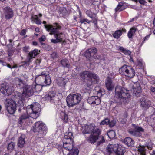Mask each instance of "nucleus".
I'll return each instance as SVG.
<instances>
[{
  "label": "nucleus",
  "mask_w": 155,
  "mask_h": 155,
  "mask_svg": "<svg viewBox=\"0 0 155 155\" xmlns=\"http://www.w3.org/2000/svg\"><path fill=\"white\" fill-rule=\"evenodd\" d=\"M44 26L46 30L50 32V35H54V38L60 42H64L65 41V35L62 32H59L58 30L61 27L57 23H54L53 25H45Z\"/></svg>",
  "instance_id": "nucleus-1"
},
{
  "label": "nucleus",
  "mask_w": 155,
  "mask_h": 155,
  "mask_svg": "<svg viewBox=\"0 0 155 155\" xmlns=\"http://www.w3.org/2000/svg\"><path fill=\"white\" fill-rule=\"evenodd\" d=\"M115 97L119 98L122 104H126L130 97L129 91L121 86H117L115 88Z\"/></svg>",
  "instance_id": "nucleus-2"
},
{
  "label": "nucleus",
  "mask_w": 155,
  "mask_h": 155,
  "mask_svg": "<svg viewBox=\"0 0 155 155\" xmlns=\"http://www.w3.org/2000/svg\"><path fill=\"white\" fill-rule=\"evenodd\" d=\"M35 81L37 84L44 86L50 85L51 82L49 74L44 72H42L41 75L36 77L35 79Z\"/></svg>",
  "instance_id": "nucleus-3"
},
{
  "label": "nucleus",
  "mask_w": 155,
  "mask_h": 155,
  "mask_svg": "<svg viewBox=\"0 0 155 155\" xmlns=\"http://www.w3.org/2000/svg\"><path fill=\"white\" fill-rule=\"evenodd\" d=\"M81 98V96L79 94H70L66 99L67 106L70 107H73L80 102Z\"/></svg>",
  "instance_id": "nucleus-4"
},
{
  "label": "nucleus",
  "mask_w": 155,
  "mask_h": 155,
  "mask_svg": "<svg viewBox=\"0 0 155 155\" xmlns=\"http://www.w3.org/2000/svg\"><path fill=\"white\" fill-rule=\"evenodd\" d=\"M81 130L84 134L91 133L98 134H101L100 129L96 128L94 124H91L89 125L86 124L82 127Z\"/></svg>",
  "instance_id": "nucleus-5"
},
{
  "label": "nucleus",
  "mask_w": 155,
  "mask_h": 155,
  "mask_svg": "<svg viewBox=\"0 0 155 155\" xmlns=\"http://www.w3.org/2000/svg\"><path fill=\"white\" fill-rule=\"evenodd\" d=\"M33 94L32 87L31 86L26 85L23 88L22 94L18 93L16 94V96L19 97L18 99L20 100V102L22 103L23 100H24L26 98H27L31 96Z\"/></svg>",
  "instance_id": "nucleus-6"
},
{
  "label": "nucleus",
  "mask_w": 155,
  "mask_h": 155,
  "mask_svg": "<svg viewBox=\"0 0 155 155\" xmlns=\"http://www.w3.org/2000/svg\"><path fill=\"white\" fill-rule=\"evenodd\" d=\"M114 145H109L106 148V151L109 153V155H123L125 151V148L118 146L115 152H114Z\"/></svg>",
  "instance_id": "nucleus-7"
},
{
  "label": "nucleus",
  "mask_w": 155,
  "mask_h": 155,
  "mask_svg": "<svg viewBox=\"0 0 155 155\" xmlns=\"http://www.w3.org/2000/svg\"><path fill=\"white\" fill-rule=\"evenodd\" d=\"M6 109L10 114L15 113L16 110V104L15 102L12 99H6L5 102Z\"/></svg>",
  "instance_id": "nucleus-8"
},
{
  "label": "nucleus",
  "mask_w": 155,
  "mask_h": 155,
  "mask_svg": "<svg viewBox=\"0 0 155 155\" xmlns=\"http://www.w3.org/2000/svg\"><path fill=\"white\" fill-rule=\"evenodd\" d=\"M100 135L97 134L91 133L90 136L87 138V140L90 143H94L98 139H100V140L97 143V145H99L100 144L104 142L105 141L104 137L102 136H99Z\"/></svg>",
  "instance_id": "nucleus-9"
},
{
  "label": "nucleus",
  "mask_w": 155,
  "mask_h": 155,
  "mask_svg": "<svg viewBox=\"0 0 155 155\" xmlns=\"http://www.w3.org/2000/svg\"><path fill=\"white\" fill-rule=\"evenodd\" d=\"M40 53V51L35 49L31 51L28 54L27 59L25 61L23 62L24 64L21 65L23 67L28 66L30 63L31 62L32 59L33 58L38 55Z\"/></svg>",
  "instance_id": "nucleus-10"
},
{
  "label": "nucleus",
  "mask_w": 155,
  "mask_h": 155,
  "mask_svg": "<svg viewBox=\"0 0 155 155\" xmlns=\"http://www.w3.org/2000/svg\"><path fill=\"white\" fill-rule=\"evenodd\" d=\"M13 87L7 84H3L2 85L0 91L2 93L6 96H9L13 91Z\"/></svg>",
  "instance_id": "nucleus-11"
},
{
  "label": "nucleus",
  "mask_w": 155,
  "mask_h": 155,
  "mask_svg": "<svg viewBox=\"0 0 155 155\" xmlns=\"http://www.w3.org/2000/svg\"><path fill=\"white\" fill-rule=\"evenodd\" d=\"M47 128L45 125L41 121L35 123L33 129L34 132H41L46 130Z\"/></svg>",
  "instance_id": "nucleus-12"
},
{
  "label": "nucleus",
  "mask_w": 155,
  "mask_h": 155,
  "mask_svg": "<svg viewBox=\"0 0 155 155\" xmlns=\"http://www.w3.org/2000/svg\"><path fill=\"white\" fill-rule=\"evenodd\" d=\"M40 104L38 103H34L33 105L28 106L27 107L26 112L30 114L33 112H39L41 111Z\"/></svg>",
  "instance_id": "nucleus-13"
},
{
  "label": "nucleus",
  "mask_w": 155,
  "mask_h": 155,
  "mask_svg": "<svg viewBox=\"0 0 155 155\" xmlns=\"http://www.w3.org/2000/svg\"><path fill=\"white\" fill-rule=\"evenodd\" d=\"M4 14L6 20H9L13 18L14 14L13 11L9 7H6L3 8Z\"/></svg>",
  "instance_id": "nucleus-14"
},
{
  "label": "nucleus",
  "mask_w": 155,
  "mask_h": 155,
  "mask_svg": "<svg viewBox=\"0 0 155 155\" xmlns=\"http://www.w3.org/2000/svg\"><path fill=\"white\" fill-rule=\"evenodd\" d=\"M63 149L62 150V152L65 155L66 154V153L65 152V150L71 151L74 149H73V142L63 140Z\"/></svg>",
  "instance_id": "nucleus-15"
},
{
  "label": "nucleus",
  "mask_w": 155,
  "mask_h": 155,
  "mask_svg": "<svg viewBox=\"0 0 155 155\" xmlns=\"http://www.w3.org/2000/svg\"><path fill=\"white\" fill-rule=\"evenodd\" d=\"M87 102L91 104L98 105L100 104L101 100L98 96H92L88 97Z\"/></svg>",
  "instance_id": "nucleus-16"
},
{
  "label": "nucleus",
  "mask_w": 155,
  "mask_h": 155,
  "mask_svg": "<svg viewBox=\"0 0 155 155\" xmlns=\"http://www.w3.org/2000/svg\"><path fill=\"white\" fill-rule=\"evenodd\" d=\"M97 50L95 48H92L87 50L85 52V55L87 58L90 60L92 57L97 53Z\"/></svg>",
  "instance_id": "nucleus-17"
},
{
  "label": "nucleus",
  "mask_w": 155,
  "mask_h": 155,
  "mask_svg": "<svg viewBox=\"0 0 155 155\" xmlns=\"http://www.w3.org/2000/svg\"><path fill=\"white\" fill-rule=\"evenodd\" d=\"M92 81L93 84H97L98 83L99 80V77L95 74L90 71L88 78Z\"/></svg>",
  "instance_id": "nucleus-18"
},
{
  "label": "nucleus",
  "mask_w": 155,
  "mask_h": 155,
  "mask_svg": "<svg viewBox=\"0 0 155 155\" xmlns=\"http://www.w3.org/2000/svg\"><path fill=\"white\" fill-rule=\"evenodd\" d=\"M123 142L124 144L127 146L130 147H132L134 145V141L132 138L127 137L125 138L123 140Z\"/></svg>",
  "instance_id": "nucleus-19"
},
{
  "label": "nucleus",
  "mask_w": 155,
  "mask_h": 155,
  "mask_svg": "<svg viewBox=\"0 0 155 155\" xmlns=\"http://www.w3.org/2000/svg\"><path fill=\"white\" fill-rule=\"evenodd\" d=\"M55 94L53 91H50L46 94L44 98L47 101H50L51 102H52L55 97Z\"/></svg>",
  "instance_id": "nucleus-20"
},
{
  "label": "nucleus",
  "mask_w": 155,
  "mask_h": 155,
  "mask_svg": "<svg viewBox=\"0 0 155 155\" xmlns=\"http://www.w3.org/2000/svg\"><path fill=\"white\" fill-rule=\"evenodd\" d=\"M73 135L72 133L71 132H66L64 136V138L63 140H66V141H71L73 142Z\"/></svg>",
  "instance_id": "nucleus-21"
},
{
  "label": "nucleus",
  "mask_w": 155,
  "mask_h": 155,
  "mask_svg": "<svg viewBox=\"0 0 155 155\" xmlns=\"http://www.w3.org/2000/svg\"><path fill=\"white\" fill-rule=\"evenodd\" d=\"M130 69V67L124 65L119 69V71L121 74L125 75L127 72L128 71L129 69Z\"/></svg>",
  "instance_id": "nucleus-22"
},
{
  "label": "nucleus",
  "mask_w": 155,
  "mask_h": 155,
  "mask_svg": "<svg viewBox=\"0 0 155 155\" xmlns=\"http://www.w3.org/2000/svg\"><path fill=\"white\" fill-rule=\"evenodd\" d=\"M29 116L27 114H22L19 119L18 122L19 124H21L25 121V120L28 121L29 120Z\"/></svg>",
  "instance_id": "nucleus-23"
},
{
  "label": "nucleus",
  "mask_w": 155,
  "mask_h": 155,
  "mask_svg": "<svg viewBox=\"0 0 155 155\" xmlns=\"http://www.w3.org/2000/svg\"><path fill=\"white\" fill-rule=\"evenodd\" d=\"M25 137L24 135H21L19 137L18 140V147H22L25 143Z\"/></svg>",
  "instance_id": "nucleus-24"
},
{
  "label": "nucleus",
  "mask_w": 155,
  "mask_h": 155,
  "mask_svg": "<svg viewBox=\"0 0 155 155\" xmlns=\"http://www.w3.org/2000/svg\"><path fill=\"white\" fill-rule=\"evenodd\" d=\"M126 30L125 29H122L121 30H117L114 34L113 37L117 39L119 38L122 34V32H125Z\"/></svg>",
  "instance_id": "nucleus-25"
},
{
  "label": "nucleus",
  "mask_w": 155,
  "mask_h": 155,
  "mask_svg": "<svg viewBox=\"0 0 155 155\" xmlns=\"http://www.w3.org/2000/svg\"><path fill=\"white\" fill-rule=\"evenodd\" d=\"M106 86L107 89L110 91H112L114 89V86L112 84L111 80L108 79L106 82Z\"/></svg>",
  "instance_id": "nucleus-26"
},
{
  "label": "nucleus",
  "mask_w": 155,
  "mask_h": 155,
  "mask_svg": "<svg viewBox=\"0 0 155 155\" xmlns=\"http://www.w3.org/2000/svg\"><path fill=\"white\" fill-rule=\"evenodd\" d=\"M141 104L142 107L148 108L151 105V102L149 100H146L143 99L141 101Z\"/></svg>",
  "instance_id": "nucleus-27"
},
{
  "label": "nucleus",
  "mask_w": 155,
  "mask_h": 155,
  "mask_svg": "<svg viewBox=\"0 0 155 155\" xmlns=\"http://www.w3.org/2000/svg\"><path fill=\"white\" fill-rule=\"evenodd\" d=\"M89 72L88 71H85L81 73L80 74L81 79V80H84L87 78H88Z\"/></svg>",
  "instance_id": "nucleus-28"
},
{
  "label": "nucleus",
  "mask_w": 155,
  "mask_h": 155,
  "mask_svg": "<svg viewBox=\"0 0 155 155\" xmlns=\"http://www.w3.org/2000/svg\"><path fill=\"white\" fill-rule=\"evenodd\" d=\"M135 72L133 68L130 67V69H129V71L126 73L125 75L127 76L130 78H133L135 75Z\"/></svg>",
  "instance_id": "nucleus-29"
},
{
  "label": "nucleus",
  "mask_w": 155,
  "mask_h": 155,
  "mask_svg": "<svg viewBox=\"0 0 155 155\" xmlns=\"http://www.w3.org/2000/svg\"><path fill=\"white\" fill-rule=\"evenodd\" d=\"M125 9V8L123 7V4L122 2H120L115 9V12H120L124 10Z\"/></svg>",
  "instance_id": "nucleus-30"
},
{
  "label": "nucleus",
  "mask_w": 155,
  "mask_h": 155,
  "mask_svg": "<svg viewBox=\"0 0 155 155\" xmlns=\"http://www.w3.org/2000/svg\"><path fill=\"white\" fill-rule=\"evenodd\" d=\"M137 28H131L128 33V36L129 38L132 37L133 34L135 32Z\"/></svg>",
  "instance_id": "nucleus-31"
},
{
  "label": "nucleus",
  "mask_w": 155,
  "mask_h": 155,
  "mask_svg": "<svg viewBox=\"0 0 155 155\" xmlns=\"http://www.w3.org/2000/svg\"><path fill=\"white\" fill-rule=\"evenodd\" d=\"M27 114L29 115V117H31L33 119H36L38 117L39 112H33Z\"/></svg>",
  "instance_id": "nucleus-32"
},
{
  "label": "nucleus",
  "mask_w": 155,
  "mask_h": 155,
  "mask_svg": "<svg viewBox=\"0 0 155 155\" xmlns=\"http://www.w3.org/2000/svg\"><path fill=\"white\" fill-rule=\"evenodd\" d=\"M64 78H61L58 79L57 80V84L58 85L61 86H64L66 83L64 81Z\"/></svg>",
  "instance_id": "nucleus-33"
},
{
  "label": "nucleus",
  "mask_w": 155,
  "mask_h": 155,
  "mask_svg": "<svg viewBox=\"0 0 155 155\" xmlns=\"http://www.w3.org/2000/svg\"><path fill=\"white\" fill-rule=\"evenodd\" d=\"M61 64L64 67L68 68L69 67L68 61L67 59H63L61 61Z\"/></svg>",
  "instance_id": "nucleus-34"
},
{
  "label": "nucleus",
  "mask_w": 155,
  "mask_h": 155,
  "mask_svg": "<svg viewBox=\"0 0 155 155\" xmlns=\"http://www.w3.org/2000/svg\"><path fill=\"white\" fill-rule=\"evenodd\" d=\"M78 150L77 148H74L71 151H70L67 155H78Z\"/></svg>",
  "instance_id": "nucleus-35"
},
{
  "label": "nucleus",
  "mask_w": 155,
  "mask_h": 155,
  "mask_svg": "<svg viewBox=\"0 0 155 155\" xmlns=\"http://www.w3.org/2000/svg\"><path fill=\"white\" fill-rule=\"evenodd\" d=\"M107 135L110 139H112L115 137V133L114 131L111 130L107 132Z\"/></svg>",
  "instance_id": "nucleus-36"
},
{
  "label": "nucleus",
  "mask_w": 155,
  "mask_h": 155,
  "mask_svg": "<svg viewBox=\"0 0 155 155\" xmlns=\"http://www.w3.org/2000/svg\"><path fill=\"white\" fill-rule=\"evenodd\" d=\"M32 87V90H33V93L35 92H38L40 90V85L37 84L36 85H34L31 86Z\"/></svg>",
  "instance_id": "nucleus-37"
},
{
  "label": "nucleus",
  "mask_w": 155,
  "mask_h": 155,
  "mask_svg": "<svg viewBox=\"0 0 155 155\" xmlns=\"http://www.w3.org/2000/svg\"><path fill=\"white\" fill-rule=\"evenodd\" d=\"M146 150L145 147L144 146H141L140 145L138 147V151L139 153H146Z\"/></svg>",
  "instance_id": "nucleus-38"
},
{
  "label": "nucleus",
  "mask_w": 155,
  "mask_h": 155,
  "mask_svg": "<svg viewBox=\"0 0 155 155\" xmlns=\"http://www.w3.org/2000/svg\"><path fill=\"white\" fill-rule=\"evenodd\" d=\"M129 132L130 134L133 136H141L140 134L136 131V130H130Z\"/></svg>",
  "instance_id": "nucleus-39"
},
{
  "label": "nucleus",
  "mask_w": 155,
  "mask_h": 155,
  "mask_svg": "<svg viewBox=\"0 0 155 155\" xmlns=\"http://www.w3.org/2000/svg\"><path fill=\"white\" fill-rule=\"evenodd\" d=\"M61 114L62 119H63L65 122H67L68 119V115L64 112H61Z\"/></svg>",
  "instance_id": "nucleus-40"
},
{
  "label": "nucleus",
  "mask_w": 155,
  "mask_h": 155,
  "mask_svg": "<svg viewBox=\"0 0 155 155\" xmlns=\"http://www.w3.org/2000/svg\"><path fill=\"white\" fill-rule=\"evenodd\" d=\"M15 145V143L13 142H11L9 143L8 145V150H12L14 148Z\"/></svg>",
  "instance_id": "nucleus-41"
},
{
  "label": "nucleus",
  "mask_w": 155,
  "mask_h": 155,
  "mask_svg": "<svg viewBox=\"0 0 155 155\" xmlns=\"http://www.w3.org/2000/svg\"><path fill=\"white\" fill-rule=\"evenodd\" d=\"M109 123V120L108 119L106 118L104 120L101 122L100 124L101 125H107Z\"/></svg>",
  "instance_id": "nucleus-42"
},
{
  "label": "nucleus",
  "mask_w": 155,
  "mask_h": 155,
  "mask_svg": "<svg viewBox=\"0 0 155 155\" xmlns=\"http://www.w3.org/2000/svg\"><path fill=\"white\" fill-rule=\"evenodd\" d=\"M86 14L87 15L91 18H93L95 16V14L92 13L90 10H87L86 11Z\"/></svg>",
  "instance_id": "nucleus-43"
},
{
  "label": "nucleus",
  "mask_w": 155,
  "mask_h": 155,
  "mask_svg": "<svg viewBox=\"0 0 155 155\" xmlns=\"http://www.w3.org/2000/svg\"><path fill=\"white\" fill-rule=\"evenodd\" d=\"M127 113L126 112H125L120 114V118L123 119H126L127 117Z\"/></svg>",
  "instance_id": "nucleus-44"
},
{
  "label": "nucleus",
  "mask_w": 155,
  "mask_h": 155,
  "mask_svg": "<svg viewBox=\"0 0 155 155\" xmlns=\"http://www.w3.org/2000/svg\"><path fill=\"white\" fill-rule=\"evenodd\" d=\"M135 130L136 131L139 133H140V132H143L144 131L143 129L139 126H136L135 127Z\"/></svg>",
  "instance_id": "nucleus-45"
},
{
  "label": "nucleus",
  "mask_w": 155,
  "mask_h": 155,
  "mask_svg": "<svg viewBox=\"0 0 155 155\" xmlns=\"http://www.w3.org/2000/svg\"><path fill=\"white\" fill-rule=\"evenodd\" d=\"M133 89L134 92L136 91L135 93L136 94H137V93H139L140 92V87H138L137 88L134 87Z\"/></svg>",
  "instance_id": "nucleus-46"
},
{
  "label": "nucleus",
  "mask_w": 155,
  "mask_h": 155,
  "mask_svg": "<svg viewBox=\"0 0 155 155\" xmlns=\"http://www.w3.org/2000/svg\"><path fill=\"white\" fill-rule=\"evenodd\" d=\"M80 22L81 24H82L84 22H86L88 23H89L90 22V21L87 19H83L81 20Z\"/></svg>",
  "instance_id": "nucleus-47"
},
{
  "label": "nucleus",
  "mask_w": 155,
  "mask_h": 155,
  "mask_svg": "<svg viewBox=\"0 0 155 155\" xmlns=\"http://www.w3.org/2000/svg\"><path fill=\"white\" fill-rule=\"evenodd\" d=\"M146 147L149 149L151 150L152 148V143L149 142L148 143H147L146 144Z\"/></svg>",
  "instance_id": "nucleus-48"
},
{
  "label": "nucleus",
  "mask_w": 155,
  "mask_h": 155,
  "mask_svg": "<svg viewBox=\"0 0 155 155\" xmlns=\"http://www.w3.org/2000/svg\"><path fill=\"white\" fill-rule=\"evenodd\" d=\"M123 53L126 55H130L131 54V52L130 51L126 49H125Z\"/></svg>",
  "instance_id": "nucleus-49"
},
{
  "label": "nucleus",
  "mask_w": 155,
  "mask_h": 155,
  "mask_svg": "<svg viewBox=\"0 0 155 155\" xmlns=\"http://www.w3.org/2000/svg\"><path fill=\"white\" fill-rule=\"evenodd\" d=\"M18 81L19 82L18 84V85L19 86V87H20L21 86L22 87L23 85L22 81L21 79H18Z\"/></svg>",
  "instance_id": "nucleus-50"
},
{
  "label": "nucleus",
  "mask_w": 155,
  "mask_h": 155,
  "mask_svg": "<svg viewBox=\"0 0 155 155\" xmlns=\"http://www.w3.org/2000/svg\"><path fill=\"white\" fill-rule=\"evenodd\" d=\"M45 36L44 35H43L41 38H40L39 40L40 42L44 41H45Z\"/></svg>",
  "instance_id": "nucleus-51"
},
{
  "label": "nucleus",
  "mask_w": 155,
  "mask_h": 155,
  "mask_svg": "<svg viewBox=\"0 0 155 155\" xmlns=\"http://www.w3.org/2000/svg\"><path fill=\"white\" fill-rule=\"evenodd\" d=\"M51 42L52 43H53L54 44H56V43H58V42H60L58 41V40H57V39H56V38L55 39H51Z\"/></svg>",
  "instance_id": "nucleus-52"
},
{
  "label": "nucleus",
  "mask_w": 155,
  "mask_h": 155,
  "mask_svg": "<svg viewBox=\"0 0 155 155\" xmlns=\"http://www.w3.org/2000/svg\"><path fill=\"white\" fill-rule=\"evenodd\" d=\"M26 31L25 29L22 30L20 34L21 35H25L26 33Z\"/></svg>",
  "instance_id": "nucleus-53"
},
{
  "label": "nucleus",
  "mask_w": 155,
  "mask_h": 155,
  "mask_svg": "<svg viewBox=\"0 0 155 155\" xmlns=\"http://www.w3.org/2000/svg\"><path fill=\"white\" fill-rule=\"evenodd\" d=\"M32 19L33 21H35L38 19V17L37 15H35L32 17Z\"/></svg>",
  "instance_id": "nucleus-54"
},
{
  "label": "nucleus",
  "mask_w": 155,
  "mask_h": 155,
  "mask_svg": "<svg viewBox=\"0 0 155 155\" xmlns=\"http://www.w3.org/2000/svg\"><path fill=\"white\" fill-rule=\"evenodd\" d=\"M103 92L102 90L101 89H100L98 91L97 94L98 96H101L102 95V92Z\"/></svg>",
  "instance_id": "nucleus-55"
},
{
  "label": "nucleus",
  "mask_w": 155,
  "mask_h": 155,
  "mask_svg": "<svg viewBox=\"0 0 155 155\" xmlns=\"http://www.w3.org/2000/svg\"><path fill=\"white\" fill-rule=\"evenodd\" d=\"M139 3L142 5H144L146 2L144 0H139Z\"/></svg>",
  "instance_id": "nucleus-56"
},
{
  "label": "nucleus",
  "mask_w": 155,
  "mask_h": 155,
  "mask_svg": "<svg viewBox=\"0 0 155 155\" xmlns=\"http://www.w3.org/2000/svg\"><path fill=\"white\" fill-rule=\"evenodd\" d=\"M34 22L37 24L40 25L41 24V22L40 20L38 19L35 21H34Z\"/></svg>",
  "instance_id": "nucleus-57"
},
{
  "label": "nucleus",
  "mask_w": 155,
  "mask_h": 155,
  "mask_svg": "<svg viewBox=\"0 0 155 155\" xmlns=\"http://www.w3.org/2000/svg\"><path fill=\"white\" fill-rule=\"evenodd\" d=\"M150 91L153 92H155V88L153 87H150Z\"/></svg>",
  "instance_id": "nucleus-58"
},
{
  "label": "nucleus",
  "mask_w": 155,
  "mask_h": 155,
  "mask_svg": "<svg viewBox=\"0 0 155 155\" xmlns=\"http://www.w3.org/2000/svg\"><path fill=\"white\" fill-rule=\"evenodd\" d=\"M137 62L138 65H139L140 66H142V62L140 61H138Z\"/></svg>",
  "instance_id": "nucleus-59"
},
{
  "label": "nucleus",
  "mask_w": 155,
  "mask_h": 155,
  "mask_svg": "<svg viewBox=\"0 0 155 155\" xmlns=\"http://www.w3.org/2000/svg\"><path fill=\"white\" fill-rule=\"evenodd\" d=\"M119 49L121 51L123 52L124 51L125 49H124L123 47H120L119 48Z\"/></svg>",
  "instance_id": "nucleus-60"
},
{
  "label": "nucleus",
  "mask_w": 155,
  "mask_h": 155,
  "mask_svg": "<svg viewBox=\"0 0 155 155\" xmlns=\"http://www.w3.org/2000/svg\"><path fill=\"white\" fill-rule=\"evenodd\" d=\"M93 23L95 25L97 24V20L96 18L94 19V20L93 21Z\"/></svg>",
  "instance_id": "nucleus-61"
},
{
  "label": "nucleus",
  "mask_w": 155,
  "mask_h": 155,
  "mask_svg": "<svg viewBox=\"0 0 155 155\" xmlns=\"http://www.w3.org/2000/svg\"><path fill=\"white\" fill-rule=\"evenodd\" d=\"M35 31L37 32H39V29L38 27L36 28H35Z\"/></svg>",
  "instance_id": "nucleus-62"
},
{
  "label": "nucleus",
  "mask_w": 155,
  "mask_h": 155,
  "mask_svg": "<svg viewBox=\"0 0 155 155\" xmlns=\"http://www.w3.org/2000/svg\"><path fill=\"white\" fill-rule=\"evenodd\" d=\"M1 64H2V65L3 66H6L7 65V63L3 61Z\"/></svg>",
  "instance_id": "nucleus-63"
},
{
  "label": "nucleus",
  "mask_w": 155,
  "mask_h": 155,
  "mask_svg": "<svg viewBox=\"0 0 155 155\" xmlns=\"http://www.w3.org/2000/svg\"><path fill=\"white\" fill-rule=\"evenodd\" d=\"M32 44L36 46L37 45V42L36 41H33L32 42Z\"/></svg>",
  "instance_id": "nucleus-64"
}]
</instances>
